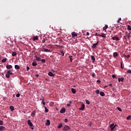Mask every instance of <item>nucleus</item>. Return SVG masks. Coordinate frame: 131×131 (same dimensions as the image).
Returning <instances> with one entry per match:
<instances>
[{
    "label": "nucleus",
    "mask_w": 131,
    "mask_h": 131,
    "mask_svg": "<svg viewBox=\"0 0 131 131\" xmlns=\"http://www.w3.org/2000/svg\"><path fill=\"white\" fill-rule=\"evenodd\" d=\"M130 118H131V116L129 115V116H128L126 118V119H127V120H129V119H130Z\"/></svg>",
    "instance_id": "a19ab883"
},
{
    "label": "nucleus",
    "mask_w": 131,
    "mask_h": 131,
    "mask_svg": "<svg viewBox=\"0 0 131 131\" xmlns=\"http://www.w3.org/2000/svg\"><path fill=\"white\" fill-rule=\"evenodd\" d=\"M99 36H101V37L106 38V34H105L104 33H102L101 35H99Z\"/></svg>",
    "instance_id": "ddd939ff"
},
{
    "label": "nucleus",
    "mask_w": 131,
    "mask_h": 131,
    "mask_svg": "<svg viewBox=\"0 0 131 131\" xmlns=\"http://www.w3.org/2000/svg\"><path fill=\"white\" fill-rule=\"evenodd\" d=\"M35 76H36V77H38V76H39V75L36 74V75H35Z\"/></svg>",
    "instance_id": "e2e57ef3"
},
{
    "label": "nucleus",
    "mask_w": 131,
    "mask_h": 131,
    "mask_svg": "<svg viewBox=\"0 0 131 131\" xmlns=\"http://www.w3.org/2000/svg\"><path fill=\"white\" fill-rule=\"evenodd\" d=\"M56 47L57 48H63V46H59V45H56Z\"/></svg>",
    "instance_id": "09e8293b"
},
{
    "label": "nucleus",
    "mask_w": 131,
    "mask_h": 131,
    "mask_svg": "<svg viewBox=\"0 0 131 131\" xmlns=\"http://www.w3.org/2000/svg\"><path fill=\"white\" fill-rule=\"evenodd\" d=\"M114 126V123H113L110 125V127H113Z\"/></svg>",
    "instance_id": "8fccbe9b"
},
{
    "label": "nucleus",
    "mask_w": 131,
    "mask_h": 131,
    "mask_svg": "<svg viewBox=\"0 0 131 131\" xmlns=\"http://www.w3.org/2000/svg\"><path fill=\"white\" fill-rule=\"evenodd\" d=\"M60 113H65L66 112V108H62L61 110L60 111Z\"/></svg>",
    "instance_id": "39448f33"
},
{
    "label": "nucleus",
    "mask_w": 131,
    "mask_h": 131,
    "mask_svg": "<svg viewBox=\"0 0 131 131\" xmlns=\"http://www.w3.org/2000/svg\"><path fill=\"white\" fill-rule=\"evenodd\" d=\"M85 102H86V104H87L88 105H90V101L88 100H85Z\"/></svg>",
    "instance_id": "f704fd0d"
},
{
    "label": "nucleus",
    "mask_w": 131,
    "mask_h": 131,
    "mask_svg": "<svg viewBox=\"0 0 131 131\" xmlns=\"http://www.w3.org/2000/svg\"><path fill=\"white\" fill-rule=\"evenodd\" d=\"M48 75L49 76H55V75H54V74H53V73H52V72H49V73H48Z\"/></svg>",
    "instance_id": "9b49d317"
},
{
    "label": "nucleus",
    "mask_w": 131,
    "mask_h": 131,
    "mask_svg": "<svg viewBox=\"0 0 131 131\" xmlns=\"http://www.w3.org/2000/svg\"><path fill=\"white\" fill-rule=\"evenodd\" d=\"M34 115H35V111H34L32 112V113L31 114V116L32 117H33V116H34Z\"/></svg>",
    "instance_id": "c85d7f7f"
},
{
    "label": "nucleus",
    "mask_w": 131,
    "mask_h": 131,
    "mask_svg": "<svg viewBox=\"0 0 131 131\" xmlns=\"http://www.w3.org/2000/svg\"><path fill=\"white\" fill-rule=\"evenodd\" d=\"M112 77L113 78H115V77H116V76H115V75H113Z\"/></svg>",
    "instance_id": "4d7b16f0"
},
{
    "label": "nucleus",
    "mask_w": 131,
    "mask_h": 131,
    "mask_svg": "<svg viewBox=\"0 0 131 131\" xmlns=\"http://www.w3.org/2000/svg\"><path fill=\"white\" fill-rule=\"evenodd\" d=\"M121 68L123 69V67H122V63H121Z\"/></svg>",
    "instance_id": "052dcab7"
},
{
    "label": "nucleus",
    "mask_w": 131,
    "mask_h": 131,
    "mask_svg": "<svg viewBox=\"0 0 131 131\" xmlns=\"http://www.w3.org/2000/svg\"><path fill=\"white\" fill-rule=\"evenodd\" d=\"M116 126V125H115L113 127H111V130L113 131L114 128H115Z\"/></svg>",
    "instance_id": "bb28decb"
},
{
    "label": "nucleus",
    "mask_w": 131,
    "mask_h": 131,
    "mask_svg": "<svg viewBox=\"0 0 131 131\" xmlns=\"http://www.w3.org/2000/svg\"><path fill=\"white\" fill-rule=\"evenodd\" d=\"M99 94L101 97H105V93L104 92H100Z\"/></svg>",
    "instance_id": "2eb2a0df"
},
{
    "label": "nucleus",
    "mask_w": 131,
    "mask_h": 131,
    "mask_svg": "<svg viewBox=\"0 0 131 131\" xmlns=\"http://www.w3.org/2000/svg\"><path fill=\"white\" fill-rule=\"evenodd\" d=\"M41 62H42V63H45L46 62V59H41Z\"/></svg>",
    "instance_id": "58836bf2"
},
{
    "label": "nucleus",
    "mask_w": 131,
    "mask_h": 131,
    "mask_svg": "<svg viewBox=\"0 0 131 131\" xmlns=\"http://www.w3.org/2000/svg\"><path fill=\"white\" fill-rule=\"evenodd\" d=\"M125 58H127V59H128L129 58H130V55H124Z\"/></svg>",
    "instance_id": "c9c22d12"
},
{
    "label": "nucleus",
    "mask_w": 131,
    "mask_h": 131,
    "mask_svg": "<svg viewBox=\"0 0 131 131\" xmlns=\"http://www.w3.org/2000/svg\"><path fill=\"white\" fill-rule=\"evenodd\" d=\"M61 127H63V124L60 123L58 126L57 128H61Z\"/></svg>",
    "instance_id": "4be33fe9"
},
{
    "label": "nucleus",
    "mask_w": 131,
    "mask_h": 131,
    "mask_svg": "<svg viewBox=\"0 0 131 131\" xmlns=\"http://www.w3.org/2000/svg\"><path fill=\"white\" fill-rule=\"evenodd\" d=\"M30 68L29 67L27 66V71H28V70H29Z\"/></svg>",
    "instance_id": "6e6d98bb"
},
{
    "label": "nucleus",
    "mask_w": 131,
    "mask_h": 131,
    "mask_svg": "<svg viewBox=\"0 0 131 131\" xmlns=\"http://www.w3.org/2000/svg\"><path fill=\"white\" fill-rule=\"evenodd\" d=\"M72 37H75V36H77V34L75 33V32H73L72 33Z\"/></svg>",
    "instance_id": "6e6552de"
},
{
    "label": "nucleus",
    "mask_w": 131,
    "mask_h": 131,
    "mask_svg": "<svg viewBox=\"0 0 131 131\" xmlns=\"http://www.w3.org/2000/svg\"><path fill=\"white\" fill-rule=\"evenodd\" d=\"M123 80H124V78H118L119 82H120V81H121V82H123Z\"/></svg>",
    "instance_id": "0eeeda50"
},
{
    "label": "nucleus",
    "mask_w": 131,
    "mask_h": 131,
    "mask_svg": "<svg viewBox=\"0 0 131 131\" xmlns=\"http://www.w3.org/2000/svg\"><path fill=\"white\" fill-rule=\"evenodd\" d=\"M108 28V25H105V27L103 28V30H106Z\"/></svg>",
    "instance_id": "7c9ffc66"
},
{
    "label": "nucleus",
    "mask_w": 131,
    "mask_h": 131,
    "mask_svg": "<svg viewBox=\"0 0 131 131\" xmlns=\"http://www.w3.org/2000/svg\"><path fill=\"white\" fill-rule=\"evenodd\" d=\"M109 86H112V84H109Z\"/></svg>",
    "instance_id": "774afa93"
},
{
    "label": "nucleus",
    "mask_w": 131,
    "mask_h": 131,
    "mask_svg": "<svg viewBox=\"0 0 131 131\" xmlns=\"http://www.w3.org/2000/svg\"><path fill=\"white\" fill-rule=\"evenodd\" d=\"M6 127H5L4 126H0V131L4 130Z\"/></svg>",
    "instance_id": "412c9836"
},
{
    "label": "nucleus",
    "mask_w": 131,
    "mask_h": 131,
    "mask_svg": "<svg viewBox=\"0 0 131 131\" xmlns=\"http://www.w3.org/2000/svg\"><path fill=\"white\" fill-rule=\"evenodd\" d=\"M2 62V63H5V62H7V58L3 59Z\"/></svg>",
    "instance_id": "c756f323"
},
{
    "label": "nucleus",
    "mask_w": 131,
    "mask_h": 131,
    "mask_svg": "<svg viewBox=\"0 0 131 131\" xmlns=\"http://www.w3.org/2000/svg\"><path fill=\"white\" fill-rule=\"evenodd\" d=\"M16 96L17 97V98H19V97H20V94H16Z\"/></svg>",
    "instance_id": "3c124183"
},
{
    "label": "nucleus",
    "mask_w": 131,
    "mask_h": 131,
    "mask_svg": "<svg viewBox=\"0 0 131 131\" xmlns=\"http://www.w3.org/2000/svg\"><path fill=\"white\" fill-rule=\"evenodd\" d=\"M69 59H70L71 62H72V60H73V59H72V56L70 55L69 56Z\"/></svg>",
    "instance_id": "e433bc0d"
},
{
    "label": "nucleus",
    "mask_w": 131,
    "mask_h": 131,
    "mask_svg": "<svg viewBox=\"0 0 131 131\" xmlns=\"http://www.w3.org/2000/svg\"><path fill=\"white\" fill-rule=\"evenodd\" d=\"M127 73H129L130 74L131 73V70H128L127 71Z\"/></svg>",
    "instance_id": "49530a36"
},
{
    "label": "nucleus",
    "mask_w": 131,
    "mask_h": 131,
    "mask_svg": "<svg viewBox=\"0 0 131 131\" xmlns=\"http://www.w3.org/2000/svg\"><path fill=\"white\" fill-rule=\"evenodd\" d=\"M68 122V119H64V122Z\"/></svg>",
    "instance_id": "5fc2aeb1"
},
{
    "label": "nucleus",
    "mask_w": 131,
    "mask_h": 131,
    "mask_svg": "<svg viewBox=\"0 0 131 131\" xmlns=\"http://www.w3.org/2000/svg\"><path fill=\"white\" fill-rule=\"evenodd\" d=\"M71 91H72V93H73V94L76 93V90H75V89L72 88Z\"/></svg>",
    "instance_id": "6ab92c4d"
},
{
    "label": "nucleus",
    "mask_w": 131,
    "mask_h": 131,
    "mask_svg": "<svg viewBox=\"0 0 131 131\" xmlns=\"http://www.w3.org/2000/svg\"><path fill=\"white\" fill-rule=\"evenodd\" d=\"M4 124V122L3 121L0 120V125H3Z\"/></svg>",
    "instance_id": "79ce46f5"
},
{
    "label": "nucleus",
    "mask_w": 131,
    "mask_h": 131,
    "mask_svg": "<svg viewBox=\"0 0 131 131\" xmlns=\"http://www.w3.org/2000/svg\"><path fill=\"white\" fill-rule=\"evenodd\" d=\"M130 33H128L127 32H125V35L123 36V39H125L126 40H130Z\"/></svg>",
    "instance_id": "f257e3e1"
},
{
    "label": "nucleus",
    "mask_w": 131,
    "mask_h": 131,
    "mask_svg": "<svg viewBox=\"0 0 131 131\" xmlns=\"http://www.w3.org/2000/svg\"><path fill=\"white\" fill-rule=\"evenodd\" d=\"M32 65L33 66H37V63H36V61H33L32 62Z\"/></svg>",
    "instance_id": "9d476101"
},
{
    "label": "nucleus",
    "mask_w": 131,
    "mask_h": 131,
    "mask_svg": "<svg viewBox=\"0 0 131 131\" xmlns=\"http://www.w3.org/2000/svg\"><path fill=\"white\" fill-rule=\"evenodd\" d=\"M67 107H70V104H68L67 105Z\"/></svg>",
    "instance_id": "680f3d73"
},
{
    "label": "nucleus",
    "mask_w": 131,
    "mask_h": 131,
    "mask_svg": "<svg viewBox=\"0 0 131 131\" xmlns=\"http://www.w3.org/2000/svg\"><path fill=\"white\" fill-rule=\"evenodd\" d=\"M84 105L83 104H82L81 105V107L80 108H79V110H81V111H82V110H83V109H84Z\"/></svg>",
    "instance_id": "1a4fd4ad"
},
{
    "label": "nucleus",
    "mask_w": 131,
    "mask_h": 131,
    "mask_svg": "<svg viewBox=\"0 0 131 131\" xmlns=\"http://www.w3.org/2000/svg\"><path fill=\"white\" fill-rule=\"evenodd\" d=\"M97 82H98V83H101V80H97Z\"/></svg>",
    "instance_id": "603ef678"
},
{
    "label": "nucleus",
    "mask_w": 131,
    "mask_h": 131,
    "mask_svg": "<svg viewBox=\"0 0 131 131\" xmlns=\"http://www.w3.org/2000/svg\"><path fill=\"white\" fill-rule=\"evenodd\" d=\"M92 76L94 78H95V77L96 76V74H95V73H92Z\"/></svg>",
    "instance_id": "ea45409f"
},
{
    "label": "nucleus",
    "mask_w": 131,
    "mask_h": 131,
    "mask_svg": "<svg viewBox=\"0 0 131 131\" xmlns=\"http://www.w3.org/2000/svg\"><path fill=\"white\" fill-rule=\"evenodd\" d=\"M51 124V121L50 120H47L46 125H50Z\"/></svg>",
    "instance_id": "4468645a"
},
{
    "label": "nucleus",
    "mask_w": 131,
    "mask_h": 131,
    "mask_svg": "<svg viewBox=\"0 0 131 131\" xmlns=\"http://www.w3.org/2000/svg\"><path fill=\"white\" fill-rule=\"evenodd\" d=\"M59 41H60V42H62V41H63V40H62L61 39H59Z\"/></svg>",
    "instance_id": "0e129e2a"
},
{
    "label": "nucleus",
    "mask_w": 131,
    "mask_h": 131,
    "mask_svg": "<svg viewBox=\"0 0 131 131\" xmlns=\"http://www.w3.org/2000/svg\"><path fill=\"white\" fill-rule=\"evenodd\" d=\"M45 50H46V48H42V49L41 50V51L42 52H43V51H45Z\"/></svg>",
    "instance_id": "13d9d810"
},
{
    "label": "nucleus",
    "mask_w": 131,
    "mask_h": 131,
    "mask_svg": "<svg viewBox=\"0 0 131 131\" xmlns=\"http://www.w3.org/2000/svg\"><path fill=\"white\" fill-rule=\"evenodd\" d=\"M98 43H99L98 41L96 43H93V46H92V49H95L96 47L98 45Z\"/></svg>",
    "instance_id": "20e7f679"
},
{
    "label": "nucleus",
    "mask_w": 131,
    "mask_h": 131,
    "mask_svg": "<svg viewBox=\"0 0 131 131\" xmlns=\"http://www.w3.org/2000/svg\"><path fill=\"white\" fill-rule=\"evenodd\" d=\"M10 110H11V111H13V110H14V106H10Z\"/></svg>",
    "instance_id": "72a5a7b5"
},
{
    "label": "nucleus",
    "mask_w": 131,
    "mask_h": 131,
    "mask_svg": "<svg viewBox=\"0 0 131 131\" xmlns=\"http://www.w3.org/2000/svg\"><path fill=\"white\" fill-rule=\"evenodd\" d=\"M86 35H90V33L87 32V33H86Z\"/></svg>",
    "instance_id": "69168bd1"
},
{
    "label": "nucleus",
    "mask_w": 131,
    "mask_h": 131,
    "mask_svg": "<svg viewBox=\"0 0 131 131\" xmlns=\"http://www.w3.org/2000/svg\"><path fill=\"white\" fill-rule=\"evenodd\" d=\"M12 56L13 57H15V56H17V52H12Z\"/></svg>",
    "instance_id": "5701e85b"
},
{
    "label": "nucleus",
    "mask_w": 131,
    "mask_h": 131,
    "mask_svg": "<svg viewBox=\"0 0 131 131\" xmlns=\"http://www.w3.org/2000/svg\"><path fill=\"white\" fill-rule=\"evenodd\" d=\"M36 60H37V61H40L41 60V58H40V57H37V56H36Z\"/></svg>",
    "instance_id": "393cba45"
},
{
    "label": "nucleus",
    "mask_w": 131,
    "mask_h": 131,
    "mask_svg": "<svg viewBox=\"0 0 131 131\" xmlns=\"http://www.w3.org/2000/svg\"><path fill=\"white\" fill-rule=\"evenodd\" d=\"M12 68V66L11 65H7L6 66V68L7 69H11V68Z\"/></svg>",
    "instance_id": "b1692460"
},
{
    "label": "nucleus",
    "mask_w": 131,
    "mask_h": 131,
    "mask_svg": "<svg viewBox=\"0 0 131 131\" xmlns=\"http://www.w3.org/2000/svg\"><path fill=\"white\" fill-rule=\"evenodd\" d=\"M43 101H45V98H43V99H42L41 104H43V103L44 102Z\"/></svg>",
    "instance_id": "bf43d9fd"
},
{
    "label": "nucleus",
    "mask_w": 131,
    "mask_h": 131,
    "mask_svg": "<svg viewBox=\"0 0 131 131\" xmlns=\"http://www.w3.org/2000/svg\"><path fill=\"white\" fill-rule=\"evenodd\" d=\"M44 52H46V53H48V52L50 53V52H51V51L49 50V49H45V50H44Z\"/></svg>",
    "instance_id": "473e14b6"
},
{
    "label": "nucleus",
    "mask_w": 131,
    "mask_h": 131,
    "mask_svg": "<svg viewBox=\"0 0 131 131\" xmlns=\"http://www.w3.org/2000/svg\"><path fill=\"white\" fill-rule=\"evenodd\" d=\"M120 21H121V18H119L117 21V23H120Z\"/></svg>",
    "instance_id": "37998d69"
},
{
    "label": "nucleus",
    "mask_w": 131,
    "mask_h": 131,
    "mask_svg": "<svg viewBox=\"0 0 131 131\" xmlns=\"http://www.w3.org/2000/svg\"><path fill=\"white\" fill-rule=\"evenodd\" d=\"M38 39V36H35L33 37V40H37Z\"/></svg>",
    "instance_id": "dca6fc26"
},
{
    "label": "nucleus",
    "mask_w": 131,
    "mask_h": 131,
    "mask_svg": "<svg viewBox=\"0 0 131 131\" xmlns=\"http://www.w3.org/2000/svg\"><path fill=\"white\" fill-rule=\"evenodd\" d=\"M42 42L43 43H45V42H46V39H43L42 40Z\"/></svg>",
    "instance_id": "864d4df0"
},
{
    "label": "nucleus",
    "mask_w": 131,
    "mask_h": 131,
    "mask_svg": "<svg viewBox=\"0 0 131 131\" xmlns=\"http://www.w3.org/2000/svg\"><path fill=\"white\" fill-rule=\"evenodd\" d=\"M27 123L29 126H30L31 129H33V127H34V126H33V124H32V122H31V121L30 120H28Z\"/></svg>",
    "instance_id": "f03ea898"
},
{
    "label": "nucleus",
    "mask_w": 131,
    "mask_h": 131,
    "mask_svg": "<svg viewBox=\"0 0 131 131\" xmlns=\"http://www.w3.org/2000/svg\"><path fill=\"white\" fill-rule=\"evenodd\" d=\"M99 93L100 91L99 90L96 91V94H97V95H99Z\"/></svg>",
    "instance_id": "4c0bfd02"
},
{
    "label": "nucleus",
    "mask_w": 131,
    "mask_h": 131,
    "mask_svg": "<svg viewBox=\"0 0 131 131\" xmlns=\"http://www.w3.org/2000/svg\"><path fill=\"white\" fill-rule=\"evenodd\" d=\"M10 72H8L7 71L6 74V77L7 78H9V77H10Z\"/></svg>",
    "instance_id": "f8f14e48"
},
{
    "label": "nucleus",
    "mask_w": 131,
    "mask_h": 131,
    "mask_svg": "<svg viewBox=\"0 0 131 131\" xmlns=\"http://www.w3.org/2000/svg\"><path fill=\"white\" fill-rule=\"evenodd\" d=\"M8 72H9V75H13V73L11 72V71H8Z\"/></svg>",
    "instance_id": "c03bdc74"
},
{
    "label": "nucleus",
    "mask_w": 131,
    "mask_h": 131,
    "mask_svg": "<svg viewBox=\"0 0 131 131\" xmlns=\"http://www.w3.org/2000/svg\"><path fill=\"white\" fill-rule=\"evenodd\" d=\"M14 67L15 69H20V67L17 64L15 65Z\"/></svg>",
    "instance_id": "cd10ccee"
},
{
    "label": "nucleus",
    "mask_w": 131,
    "mask_h": 131,
    "mask_svg": "<svg viewBox=\"0 0 131 131\" xmlns=\"http://www.w3.org/2000/svg\"><path fill=\"white\" fill-rule=\"evenodd\" d=\"M117 56H118V53H117V52H114L113 53V56L114 58H116V57H117Z\"/></svg>",
    "instance_id": "f3484780"
},
{
    "label": "nucleus",
    "mask_w": 131,
    "mask_h": 131,
    "mask_svg": "<svg viewBox=\"0 0 131 131\" xmlns=\"http://www.w3.org/2000/svg\"><path fill=\"white\" fill-rule=\"evenodd\" d=\"M43 106H45V105H46V102H43Z\"/></svg>",
    "instance_id": "338daca9"
},
{
    "label": "nucleus",
    "mask_w": 131,
    "mask_h": 131,
    "mask_svg": "<svg viewBox=\"0 0 131 131\" xmlns=\"http://www.w3.org/2000/svg\"><path fill=\"white\" fill-rule=\"evenodd\" d=\"M112 39L113 40H119L120 39H119V37H113Z\"/></svg>",
    "instance_id": "423d86ee"
},
{
    "label": "nucleus",
    "mask_w": 131,
    "mask_h": 131,
    "mask_svg": "<svg viewBox=\"0 0 131 131\" xmlns=\"http://www.w3.org/2000/svg\"><path fill=\"white\" fill-rule=\"evenodd\" d=\"M95 36H100V35L98 34V33H95Z\"/></svg>",
    "instance_id": "a18cd8bd"
},
{
    "label": "nucleus",
    "mask_w": 131,
    "mask_h": 131,
    "mask_svg": "<svg viewBox=\"0 0 131 131\" xmlns=\"http://www.w3.org/2000/svg\"><path fill=\"white\" fill-rule=\"evenodd\" d=\"M127 30H131L130 26L128 25V26H127Z\"/></svg>",
    "instance_id": "2f4dec72"
},
{
    "label": "nucleus",
    "mask_w": 131,
    "mask_h": 131,
    "mask_svg": "<svg viewBox=\"0 0 131 131\" xmlns=\"http://www.w3.org/2000/svg\"><path fill=\"white\" fill-rule=\"evenodd\" d=\"M60 55H61L62 57H63V56H64V51H62V50H61V51H60Z\"/></svg>",
    "instance_id": "a878e982"
},
{
    "label": "nucleus",
    "mask_w": 131,
    "mask_h": 131,
    "mask_svg": "<svg viewBox=\"0 0 131 131\" xmlns=\"http://www.w3.org/2000/svg\"><path fill=\"white\" fill-rule=\"evenodd\" d=\"M45 109V113H48V112H49V110L48 109V108H47V106H43Z\"/></svg>",
    "instance_id": "a211bd4d"
},
{
    "label": "nucleus",
    "mask_w": 131,
    "mask_h": 131,
    "mask_svg": "<svg viewBox=\"0 0 131 131\" xmlns=\"http://www.w3.org/2000/svg\"><path fill=\"white\" fill-rule=\"evenodd\" d=\"M91 59L92 60L93 63L95 62V61H96V58L94 56H91Z\"/></svg>",
    "instance_id": "aec40b11"
},
{
    "label": "nucleus",
    "mask_w": 131,
    "mask_h": 131,
    "mask_svg": "<svg viewBox=\"0 0 131 131\" xmlns=\"http://www.w3.org/2000/svg\"><path fill=\"white\" fill-rule=\"evenodd\" d=\"M117 109L119 111H120V112L122 111V110H121V108L120 107H117Z\"/></svg>",
    "instance_id": "de8ad7c7"
},
{
    "label": "nucleus",
    "mask_w": 131,
    "mask_h": 131,
    "mask_svg": "<svg viewBox=\"0 0 131 131\" xmlns=\"http://www.w3.org/2000/svg\"><path fill=\"white\" fill-rule=\"evenodd\" d=\"M69 129H71L70 127L68 125H65L63 128V130L67 131L69 130Z\"/></svg>",
    "instance_id": "7ed1b4c3"
}]
</instances>
